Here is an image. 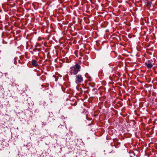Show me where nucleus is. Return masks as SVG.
Masks as SVG:
<instances>
[{"mask_svg":"<svg viewBox=\"0 0 157 157\" xmlns=\"http://www.w3.org/2000/svg\"><path fill=\"white\" fill-rule=\"evenodd\" d=\"M96 89L94 88L92 90L93 91H94Z\"/></svg>","mask_w":157,"mask_h":157,"instance_id":"9","label":"nucleus"},{"mask_svg":"<svg viewBox=\"0 0 157 157\" xmlns=\"http://www.w3.org/2000/svg\"><path fill=\"white\" fill-rule=\"evenodd\" d=\"M37 50H38L39 51H40V50L39 49H37Z\"/></svg>","mask_w":157,"mask_h":157,"instance_id":"13","label":"nucleus"},{"mask_svg":"<svg viewBox=\"0 0 157 157\" xmlns=\"http://www.w3.org/2000/svg\"><path fill=\"white\" fill-rule=\"evenodd\" d=\"M87 113V112H86L85 113ZM86 119L88 121H90L91 120V119L89 118L88 117V115L87 114H86Z\"/></svg>","mask_w":157,"mask_h":157,"instance_id":"5","label":"nucleus"},{"mask_svg":"<svg viewBox=\"0 0 157 157\" xmlns=\"http://www.w3.org/2000/svg\"><path fill=\"white\" fill-rule=\"evenodd\" d=\"M85 112V110H84V111L83 110L82 112V113H83Z\"/></svg>","mask_w":157,"mask_h":157,"instance_id":"11","label":"nucleus"},{"mask_svg":"<svg viewBox=\"0 0 157 157\" xmlns=\"http://www.w3.org/2000/svg\"><path fill=\"white\" fill-rule=\"evenodd\" d=\"M75 82L78 84L82 82L83 81V77L80 75H78L76 76Z\"/></svg>","mask_w":157,"mask_h":157,"instance_id":"2","label":"nucleus"},{"mask_svg":"<svg viewBox=\"0 0 157 157\" xmlns=\"http://www.w3.org/2000/svg\"><path fill=\"white\" fill-rule=\"evenodd\" d=\"M151 2H147V5L148 6H151Z\"/></svg>","mask_w":157,"mask_h":157,"instance_id":"6","label":"nucleus"},{"mask_svg":"<svg viewBox=\"0 0 157 157\" xmlns=\"http://www.w3.org/2000/svg\"><path fill=\"white\" fill-rule=\"evenodd\" d=\"M71 74L72 75V72H71Z\"/></svg>","mask_w":157,"mask_h":157,"instance_id":"14","label":"nucleus"},{"mask_svg":"<svg viewBox=\"0 0 157 157\" xmlns=\"http://www.w3.org/2000/svg\"><path fill=\"white\" fill-rule=\"evenodd\" d=\"M73 68H74L73 74L76 75L80 71L81 67L78 63H76Z\"/></svg>","mask_w":157,"mask_h":157,"instance_id":"1","label":"nucleus"},{"mask_svg":"<svg viewBox=\"0 0 157 157\" xmlns=\"http://www.w3.org/2000/svg\"><path fill=\"white\" fill-rule=\"evenodd\" d=\"M94 86H95V85H94V84L93 85L91 86L92 87H94Z\"/></svg>","mask_w":157,"mask_h":157,"instance_id":"10","label":"nucleus"},{"mask_svg":"<svg viewBox=\"0 0 157 157\" xmlns=\"http://www.w3.org/2000/svg\"><path fill=\"white\" fill-rule=\"evenodd\" d=\"M37 50V48H35L33 49V51L34 52H35Z\"/></svg>","mask_w":157,"mask_h":157,"instance_id":"7","label":"nucleus"},{"mask_svg":"<svg viewBox=\"0 0 157 157\" xmlns=\"http://www.w3.org/2000/svg\"><path fill=\"white\" fill-rule=\"evenodd\" d=\"M144 64L148 69L151 68L153 67L152 63L150 61H147L146 62L144 63Z\"/></svg>","mask_w":157,"mask_h":157,"instance_id":"3","label":"nucleus"},{"mask_svg":"<svg viewBox=\"0 0 157 157\" xmlns=\"http://www.w3.org/2000/svg\"><path fill=\"white\" fill-rule=\"evenodd\" d=\"M18 62H19V63H21V62H20V60H18Z\"/></svg>","mask_w":157,"mask_h":157,"instance_id":"12","label":"nucleus"},{"mask_svg":"<svg viewBox=\"0 0 157 157\" xmlns=\"http://www.w3.org/2000/svg\"><path fill=\"white\" fill-rule=\"evenodd\" d=\"M32 65L33 67H36L38 65V63L36 60L32 59L31 61Z\"/></svg>","mask_w":157,"mask_h":157,"instance_id":"4","label":"nucleus"},{"mask_svg":"<svg viewBox=\"0 0 157 157\" xmlns=\"http://www.w3.org/2000/svg\"><path fill=\"white\" fill-rule=\"evenodd\" d=\"M119 104L120 105V106H122L123 105V103L122 102L120 103Z\"/></svg>","mask_w":157,"mask_h":157,"instance_id":"8","label":"nucleus"}]
</instances>
